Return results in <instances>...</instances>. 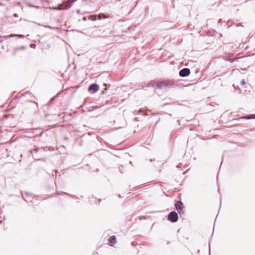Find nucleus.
<instances>
[{"mask_svg": "<svg viewBox=\"0 0 255 255\" xmlns=\"http://www.w3.org/2000/svg\"><path fill=\"white\" fill-rule=\"evenodd\" d=\"M167 219L171 222H176L178 219V214L176 212L172 211L168 214Z\"/></svg>", "mask_w": 255, "mask_h": 255, "instance_id": "obj_1", "label": "nucleus"}, {"mask_svg": "<svg viewBox=\"0 0 255 255\" xmlns=\"http://www.w3.org/2000/svg\"><path fill=\"white\" fill-rule=\"evenodd\" d=\"M175 208L178 213L180 214L184 213V205L181 201H177L175 204Z\"/></svg>", "mask_w": 255, "mask_h": 255, "instance_id": "obj_2", "label": "nucleus"}, {"mask_svg": "<svg viewBox=\"0 0 255 255\" xmlns=\"http://www.w3.org/2000/svg\"><path fill=\"white\" fill-rule=\"evenodd\" d=\"M173 85V82L170 81H164L160 82L158 83L157 86L159 88H162L163 87L171 86Z\"/></svg>", "mask_w": 255, "mask_h": 255, "instance_id": "obj_3", "label": "nucleus"}, {"mask_svg": "<svg viewBox=\"0 0 255 255\" xmlns=\"http://www.w3.org/2000/svg\"><path fill=\"white\" fill-rule=\"evenodd\" d=\"M190 73V71L188 68H184L179 72V75L181 77H185L188 76Z\"/></svg>", "mask_w": 255, "mask_h": 255, "instance_id": "obj_4", "label": "nucleus"}, {"mask_svg": "<svg viewBox=\"0 0 255 255\" xmlns=\"http://www.w3.org/2000/svg\"><path fill=\"white\" fill-rule=\"evenodd\" d=\"M99 89V87L97 84H93L89 87V91H93V93H95L98 91Z\"/></svg>", "mask_w": 255, "mask_h": 255, "instance_id": "obj_5", "label": "nucleus"}, {"mask_svg": "<svg viewBox=\"0 0 255 255\" xmlns=\"http://www.w3.org/2000/svg\"><path fill=\"white\" fill-rule=\"evenodd\" d=\"M108 241H109V243H111V246H113L117 243V240H116V236H112L110 237L109 238Z\"/></svg>", "mask_w": 255, "mask_h": 255, "instance_id": "obj_6", "label": "nucleus"}, {"mask_svg": "<svg viewBox=\"0 0 255 255\" xmlns=\"http://www.w3.org/2000/svg\"><path fill=\"white\" fill-rule=\"evenodd\" d=\"M239 62H240V68L242 70H246L249 67V65L248 63L246 64V65H243L242 64V63L243 62V61L242 60H240Z\"/></svg>", "mask_w": 255, "mask_h": 255, "instance_id": "obj_7", "label": "nucleus"}, {"mask_svg": "<svg viewBox=\"0 0 255 255\" xmlns=\"http://www.w3.org/2000/svg\"><path fill=\"white\" fill-rule=\"evenodd\" d=\"M98 19H102V18H107V17H108V16H107V15H105L103 13H100L98 16Z\"/></svg>", "mask_w": 255, "mask_h": 255, "instance_id": "obj_8", "label": "nucleus"}, {"mask_svg": "<svg viewBox=\"0 0 255 255\" xmlns=\"http://www.w3.org/2000/svg\"><path fill=\"white\" fill-rule=\"evenodd\" d=\"M96 17H97L96 15H90L89 17V19L91 20H95L96 19Z\"/></svg>", "mask_w": 255, "mask_h": 255, "instance_id": "obj_9", "label": "nucleus"}, {"mask_svg": "<svg viewBox=\"0 0 255 255\" xmlns=\"http://www.w3.org/2000/svg\"><path fill=\"white\" fill-rule=\"evenodd\" d=\"M246 84V82L245 80L243 79L241 81L240 86L242 87H244Z\"/></svg>", "mask_w": 255, "mask_h": 255, "instance_id": "obj_10", "label": "nucleus"}, {"mask_svg": "<svg viewBox=\"0 0 255 255\" xmlns=\"http://www.w3.org/2000/svg\"><path fill=\"white\" fill-rule=\"evenodd\" d=\"M9 36H11V37L17 36V37H22V35H16V34H11V35H9Z\"/></svg>", "mask_w": 255, "mask_h": 255, "instance_id": "obj_11", "label": "nucleus"}, {"mask_svg": "<svg viewBox=\"0 0 255 255\" xmlns=\"http://www.w3.org/2000/svg\"><path fill=\"white\" fill-rule=\"evenodd\" d=\"M252 118L255 119V114L251 115V116H249L248 118V119H252Z\"/></svg>", "mask_w": 255, "mask_h": 255, "instance_id": "obj_12", "label": "nucleus"}, {"mask_svg": "<svg viewBox=\"0 0 255 255\" xmlns=\"http://www.w3.org/2000/svg\"><path fill=\"white\" fill-rule=\"evenodd\" d=\"M83 20H86V18L85 17H83Z\"/></svg>", "mask_w": 255, "mask_h": 255, "instance_id": "obj_13", "label": "nucleus"}]
</instances>
